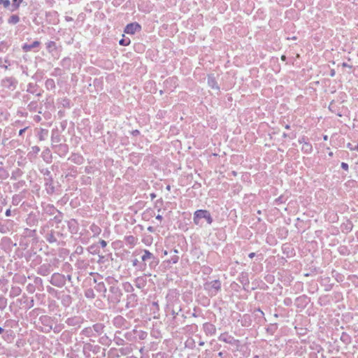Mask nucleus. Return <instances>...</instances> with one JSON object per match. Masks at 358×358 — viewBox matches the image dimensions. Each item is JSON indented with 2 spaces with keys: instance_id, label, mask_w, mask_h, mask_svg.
I'll return each mask as SVG.
<instances>
[{
  "instance_id": "bb28decb",
  "label": "nucleus",
  "mask_w": 358,
  "mask_h": 358,
  "mask_svg": "<svg viewBox=\"0 0 358 358\" xmlns=\"http://www.w3.org/2000/svg\"><path fill=\"white\" fill-rule=\"evenodd\" d=\"M136 262H137V259H136V260L134 262V265H136Z\"/></svg>"
},
{
  "instance_id": "39448f33",
  "label": "nucleus",
  "mask_w": 358,
  "mask_h": 358,
  "mask_svg": "<svg viewBox=\"0 0 358 358\" xmlns=\"http://www.w3.org/2000/svg\"><path fill=\"white\" fill-rule=\"evenodd\" d=\"M208 85L211 87V89L216 90H219L217 83L213 78L208 77Z\"/></svg>"
},
{
  "instance_id": "1a4fd4ad",
  "label": "nucleus",
  "mask_w": 358,
  "mask_h": 358,
  "mask_svg": "<svg viewBox=\"0 0 358 358\" xmlns=\"http://www.w3.org/2000/svg\"><path fill=\"white\" fill-rule=\"evenodd\" d=\"M47 48L49 50L50 52L55 50L56 48V44L53 41H50L47 43Z\"/></svg>"
},
{
  "instance_id": "4468645a",
  "label": "nucleus",
  "mask_w": 358,
  "mask_h": 358,
  "mask_svg": "<svg viewBox=\"0 0 358 358\" xmlns=\"http://www.w3.org/2000/svg\"><path fill=\"white\" fill-rule=\"evenodd\" d=\"M100 244L102 248H104L106 245V242L105 241L102 240L100 241Z\"/></svg>"
},
{
  "instance_id": "6e6552de",
  "label": "nucleus",
  "mask_w": 358,
  "mask_h": 358,
  "mask_svg": "<svg viewBox=\"0 0 358 358\" xmlns=\"http://www.w3.org/2000/svg\"><path fill=\"white\" fill-rule=\"evenodd\" d=\"M39 43L38 41H34L32 45H24V50H30L31 48L38 46Z\"/></svg>"
},
{
  "instance_id": "f257e3e1",
  "label": "nucleus",
  "mask_w": 358,
  "mask_h": 358,
  "mask_svg": "<svg viewBox=\"0 0 358 358\" xmlns=\"http://www.w3.org/2000/svg\"><path fill=\"white\" fill-rule=\"evenodd\" d=\"M204 219L207 223L210 224L213 222V218L210 213L206 210H197L194 214V222L196 225L201 224V220Z\"/></svg>"
},
{
  "instance_id": "4be33fe9",
  "label": "nucleus",
  "mask_w": 358,
  "mask_h": 358,
  "mask_svg": "<svg viewBox=\"0 0 358 358\" xmlns=\"http://www.w3.org/2000/svg\"><path fill=\"white\" fill-rule=\"evenodd\" d=\"M22 134H23L22 129H20V130L19 131V134H20V135H22Z\"/></svg>"
},
{
  "instance_id": "6ab92c4d",
  "label": "nucleus",
  "mask_w": 358,
  "mask_h": 358,
  "mask_svg": "<svg viewBox=\"0 0 358 358\" xmlns=\"http://www.w3.org/2000/svg\"><path fill=\"white\" fill-rule=\"evenodd\" d=\"M162 216L160 215H158L157 217H156V219L159 220H162Z\"/></svg>"
},
{
  "instance_id": "5701e85b",
  "label": "nucleus",
  "mask_w": 358,
  "mask_h": 358,
  "mask_svg": "<svg viewBox=\"0 0 358 358\" xmlns=\"http://www.w3.org/2000/svg\"><path fill=\"white\" fill-rule=\"evenodd\" d=\"M354 150H356L358 151V145H355V148H354Z\"/></svg>"
},
{
  "instance_id": "0eeeda50",
  "label": "nucleus",
  "mask_w": 358,
  "mask_h": 358,
  "mask_svg": "<svg viewBox=\"0 0 358 358\" xmlns=\"http://www.w3.org/2000/svg\"><path fill=\"white\" fill-rule=\"evenodd\" d=\"M20 21V17L17 15H12L8 19V22L10 24H16Z\"/></svg>"
},
{
  "instance_id": "a878e982",
  "label": "nucleus",
  "mask_w": 358,
  "mask_h": 358,
  "mask_svg": "<svg viewBox=\"0 0 358 358\" xmlns=\"http://www.w3.org/2000/svg\"><path fill=\"white\" fill-rule=\"evenodd\" d=\"M151 196H152V198L153 199V198H155V195L154 194H151Z\"/></svg>"
},
{
  "instance_id": "412c9836",
  "label": "nucleus",
  "mask_w": 358,
  "mask_h": 358,
  "mask_svg": "<svg viewBox=\"0 0 358 358\" xmlns=\"http://www.w3.org/2000/svg\"><path fill=\"white\" fill-rule=\"evenodd\" d=\"M285 58H286V57H285V55H282V56L281 57V59H282V60H283V61H285Z\"/></svg>"
},
{
  "instance_id": "c756f323",
  "label": "nucleus",
  "mask_w": 358,
  "mask_h": 358,
  "mask_svg": "<svg viewBox=\"0 0 358 358\" xmlns=\"http://www.w3.org/2000/svg\"><path fill=\"white\" fill-rule=\"evenodd\" d=\"M329 156H332V155H333V153L331 152H329Z\"/></svg>"
},
{
  "instance_id": "f3484780",
  "label": "nucleus",
  "mask_w": 358,
  "mask_h": 358,
  "mask_svg": "<svg viewBox=\"0 0 358 358\" xmlns=\"http://www.w3.org/2000/svg\"><path fill=\"white\" fill-rule=\"evenodd\" d=\"M334 75H335V71H334V70L333 69V70H331V71L330 76H331V77H333V76H334Z\"/></svg>"
},
{
  "instance_id": "b1692460",
  "label": "nucleus",
  "mask_w": 358,
  "mask_h": 358,
  "mask_svg": "<svg viewBox=\"0 0 358 358\" xmlns=\"http://www.w3.org/2000/svg\"><path fill=\"white\" fill-rule=\"evenodd\" d=\"M6 214V215H9V214H10V210H7Z\"/></svg>"
},
{
  "instance_id": "c85d7f7f",
  "label": "nucleus",
  "mask_w": 358,
  "mask_h": 358,
  "mask_svg": "<svg viewBox=\"0 0 358 358\" xmlns=\"http://www.w3.org/2000/svg\"><path fill=\"white\" fill-rule=\"evenodd\" d=\"M285 128H286V129H289V125H286V126H285Z\"/></svg>"
},
{
  "instance_id": "9b49d317",
  "label": "nucleus",
  "mask_w": 358,
  "mask_h": 358,
  "mask_svg": "<svg viewBox=\"0 0 358 358\" xmlns=\"http://www.w3.org/2000/svg\"><path fill=\"white\" fill-rule=\"evenodd\" d=\"M0 3H2L6 8L10 5V1L9 0H0Z\"/></svg>"
},
{
  "instance_id": "a211bd4d",
  "label": "nucleus",
  "mask_w": 358,
  "mask_h": 358,
  "mask_svg": "<svg viewBox=\"0 0 358 358\" xmlns=\"http://www.w3.org/2000/svg\"><path fill=\"white\" fill-rule=\"evenodd\" d=\"M178 257H176L175 258L173 259V262L176 263L178 262Z\"/></svg>"
},
{
  "instance_id": "aec40b11",
  "label": "nucleus",
  "mask_w": 358,
  "mask_h": 358,
  "mask_svg": "<svg viewBox=\"0 0 358 358\" xmlns=\"http://www.w3.org/2000/svg\"><path fill=\"white\" fill-rule=\"evenodd\" d=\"M4 331V329L1 327H0V334H2Z\"/></svg>"
},
{
  "instance_id": "f8f14e48",
  "label": "nucleus",
  "mask_w": 358,
  "mask_h": 358,
  "mask_svg": "<svg viewBox=\"0 0 358 358\" xmlns=\"http://www.w3.org/2000/svg\"><path fill=\"white\" fill-rule=\"evenodd\" d=\"M21 0H13V6H14L15 8H17Z\"/></svg>"
},
{
  "instance_id": "20e7f679",
  "label": "nucleus",
  "mask_w": 358,
  "mask_h": 358,
  "mask_svg": "<svg viewBox=\"0 0 358 358\" xmlns=\"http://www.w3.org/2000/svg\"><path fill=\"white\" fill-rule=\"evenodd\" d=\"M299 143L301 144H302V147H301V149L305 152H307V153H309L311 152L312 150V145L308 143V142H305L303 141V139L302 140H300L299 141Z\"/></svg>"
},
{
  "instance_id": "7c9ffc66",
  "label": "nucleus",
  "mask_w": 358,
  "mask_h": 358,
  "mask_svg": "<svg viewBox=\"0 0 358 358\" xmlns=\"http://www.w3.org/2000/svg\"><path fill=\"white\" fill-rule=\"evenodd\" d=\"M166 188H167V189H168V190H170V186H169H169H167V187H166Z\"/></svg>"
},
{
  "instance_id": "dca6fc26",
  "label": "nucleus",
  "mask_w": 358,
  "mask_h": 358,
  "mask_svg": "<svg viewBox=\"0 0 358 358\" xmlns=\"http://www.w3.org/2000/svg\"><path fill=\"white\" fill-rule=\"evenodd\" d=\"M255 256V252H251V253L249 254V257L250 258H253Z\"/></svg>"
},
{
  "instance_id": "cd10ccee",
  "label": "nucleus",
  "mask_w": 358,
  "mask_h": 358,
  "mask_svg": "<svg viewBox=\"0 0 358 358\" xmlns=\"http://www.w3.org/2000/svg\"><path fill=\"white\" fill-rule=\"evenodd\" d=\"M148 230L152 231V227H148Z\"/></svg>"
},
{
  "instance_id": "9d476101",
  "label": "nucleus",
  "mask_w": 358,
  "mask_h": 358,
  "mask_svg": "<svg viewBox=\"0 0 358 358\" xmlns=\"http://www.w3.org/2000/svg\"><path fill=\"white\" fill-rule=\"evenodd\" d=\"M121 45H128L130 43L129 39H121L119 42Z\"/></svg>"
},
{
  "instance_id": "7ed1b4c3",
  "label": "nucleus",
  "mask_w": 358,
  "mask_h": 358,
  "mask_svg": "<svg viewBox=\"0 0 358 358\" xmlns=\"http://www.w3.org/2000/svg\"><path fill=\"white\" fill-rule=\"evenodd\" d=\"M141 30V26L138 23H131L127 25L124 32L129 34H134L136 31Z\"/></svg>"
},
{
  "instance_id": "ddd939ff",
  "label": "nucleus",
  "mask_w": 358,
  "mask_h": 358,
  "mask_svg": "<svg viewBox=\"0 0 358 358\" xmlns=\"http://www.w3.org/2000/svg\"><path fill=\"white\" fill-rule=\"evenodd\" d=\"M341 167L345 169V170H348V164L345 163V162H342L341 163Z\"/></svg>"
},
{
  "instance_id": "f03ea898",
  "label": "nucleus",
  "mask_w": 358,
  "mask_h": 358,
  "mask_svg": "<svg viewBox=\"0 0 358 358\" xmlns=\"http://www.w3.org/2000/svg\"><path fill=\"white\" fill-rule=\"evenodd\" d=\"M220 287L221 284L217 280H213L205 285V289L212 296L215 295L220 289Z\"/></svg>"
},
{
  "instance_id": "423d86ee",
  "label": "nucleus",
  "mask_w": 358,
  "mask_h": 358,
  "mask_svg": "<svg viewBox=\"0 0 358 358\" xmlns=\"http://www.w3.org/2000/svg\"><path fill=\"white\" fill-rule=\"evenodd\" d=\"M153 258H154L153 255L152 253H150L148 250H145L144 254L141 257L142 261H143V262H146V261L153 259Z\"/></svg>"
},
{
  "instance_id": "393cba45",
  "label": "nucleus",
  "mask_w": 358,
  "mask_h": 358,
  "mask_svg": "<svg viewBox=\"0 0 358 358\" xmlns=\"http://www.w3.org/2000/svg\"><path fill=\"white\" fill-rule=\"evenodd\" d=\"M327 139H328L327 136H324V140L327 141Z\"/></svg>"
},
{
  "instance_id": "2eb2a0df",
  "label": "nucleus",
  "mask_w": 358,
  "mask_h": 358,
  "mask_svg": "<svg viewBox=\"0 0 358 358\" xmlns=\"http://www.w3.org/2000/svg\"><path fill=\"white\" fill-rule=\"evenodd\" d=\"M347 146H348V148L350 150H354V148H355V147H354V146H352V145L351 143H348Z\"/></svg>"
}]
</instances>
